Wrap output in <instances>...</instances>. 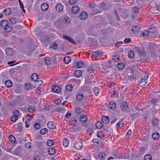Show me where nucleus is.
<instances>
[{"mask_svg": "<svg viewBox=\"0 0 160 160\" xmlns=\"http://www.w3.org/2000/svg\"><path fill=\"white\" fill-rule=\"evenodd\" d=\"M0 25L1 27L4 28L6 32H10L12 29V26L9 24L8 21L7 20H4L2 21Z\"/></svg>", "mask_w": 160, "mask_h": 160, "instance_id": "nucleus-1", "label": "nucleus"}, {"mask_svg": "<svg viewBox=\"0 0 160 160\" xmlns=\"http://www.w3.org/2000/svg\"><path fill=\"white\" fill-rule=\"evenodd\" d=\"M144 77L142 78L138 82V84L141 87H142L145 85L148 82L147 78L149 76L146 74H144Z\"/></svg>", "mask_w": 160, "mask_h": 160, "instance_id": "nucleus-2", "label": "nucleus"}, {"mask_svg": "<svg viewBox=\"0 0 160 160\" xmlns=\"http://www.w3.org/2000/svg\"><path fill=\"white\" fill-rule=\"evenodd\" d=\"M128 104L126 102H123L121 105V109L122 110L126 113H128L130 111V108H128Z\"/></svg>", "mask_w": 160, "mask_h": 160, "instance_id": "nucleus-3", "label": "nucleus"}, {"mask_svg": "<svg viewBox=\"0 0 160 160\" xmlns=\"http://www.w3.org/2000/svg\"><path fill=\"white\" fill-rule=\"evenodd\" d=\"M134 51L137 53L139 56H143L145 53V52L143 49L138 47L134 48Z\"/></svg>", "mask_w": 160, "mask_h": 160, "instance_id": "nucleus-4", "label": "nucleus"}, {"mask_svg": "<svg viewBox=\"0 0 160 160\" xmlns=\"http://www.w3.org/2000/svg\"><path fill=\"white\" fill-rule=\"evenodd\" d=\"M73 147L77 150H80L82 149L83 145L81 142H75L74 143Z\"/></svg>", "mask_w": 160, "mask_h": 160, "instance_id": "nucleus-5", "label": "nucleus"}, {"mask_svg": "<svg viewBox=\"0 0 160 160\" xmlns=\"http://www.w3.org/2000/svg\"><path fill=\"white\" fill-rule=\"evenodd\" d=\"M153 31H148L147 30H144L143 31H142L141 32V34L143 37H146L147 36H151L152 34L153 33Z\"/></svg>", "mask_w": 160, "mask_h": 160, "instance_id": "nucleus-6", "label": "nucleus"}, {"mask_svg": "<svg viewBox=\"0 0 160 160\" xmlns=\"http://www.w3.org/2000/svg\"><path fill=\"white\" fill-rule=\"evenodd\" d=\"M139 27L137 26H134L131 28V33L134 34H137L140 32Z\"/></svg>", "mask_w": 160, "mask_h": 160, "instance_id": "nucleus-7", "label": "nucleus"}, {"mask_svg": "<svg viewBox=\"0 0 160 160\" xmlns=\"http://www.w3.org/2000/svg\"><path fill=\"white\" fill-rule=\"evenodd\" d=\"M126 79H127V83H129L131 81L134 80H136L137 79V78L134 75L128 76L126 77Z\"/></svg>", "mask_w": 160, "mask_h": 160, "instance_id": "nucleus-8", "label": "nucleus"}, {"mask_svg": "<svg viewBox=\"0 0 160 160\" xmlns=\"http://www.w3.org/2000/svg\"><path fill=\"white\" fill-rule=\"evenodd\" d=\"M52 91L53 92L59 93L61 91V88L59 86L54 85L52 87Z\"/></svg>", "mask_w": 160, "mask_h": 160, "instance_id": "nucleus-9", "label": "nucleus"}, {"mask_svg": "<svg viewBox=\"0 0 160 160\" xmlns=\"http://www.w3.org/2000/svg\"><path fill=\"white\" fill-rule=\"evenodd\" d=\"M106 158V154L103 152H100L99 153L98 156L96 158L97 160H103Z\"/></svg>", "mask_w": 160, "mask_h": 160, "instance_id": "nucleus-10", "label": "nucleus"}, {"mask_svg": "<svg viewBox=\"0 0 160 160\" xmlns=\"http://www.w3.org/2000/svg\"><path fill=\"white\" fill-rule=\"evenodd\" d=\"M64 7L62 4L59 3L56 6V8L58 12H61L63 10Z\"/></svg>", "mask_w": 160, "mask_h": 160, "instance_id": "nucleus-11", "label": "nucleus"}, {"mask_svg": "<svg viewBox=\"0 0 160 160\" xmlns=\"http://www.w3.org/2000/svg\"><path fill=\"white\" fill-rule=\"evenodd\" d=\"M63 38L66 39L68 40L72 43L75 44H76L75 41L71 37L66 35H63Z\"/></svg>", "mask_w": 160, "mask_h": 160, "instance_id": "nucleus-12", "label": "nucleus"}, {"mask_svg": "<svg viewBox=\"0 0 160 160\" xmlns=\"http://www.w3.org/2000/svg\"><path fill=\"white\" fill-rule=\"evenodd\" d=\"M88 15L85 12H81L79 15L80 18L82 20H85L87 18Z\"/></svg>", "mask_w": 160, "mask_h": 160, "instance_id": "nucleus-13", "label": "nucleus"}, {"mask_svg": "<svg viewBox=\"0 0 160 160\" xmlns=\"http://www.w3.org/2000/svg\"><path fill=\"white\" fill-rule=\"evenodd\" d=\"M72 11L74 13H77L79 12L80 11L79 7L77 6H74L72 8Z\"/></svg>", "mask_w": 160, "mask_h": 160, "instance_id": "nucleus-14", "label": "nucleus"}, {"mask_svg": "<svg viewBox=\"0 0 160 160\" xmlns=\"http://www.w3.org/2000/svg\"><path fill=\"white\" fill-rule=\"evenodd\" d=\"M14 50L11 48H8L6 50V54L8 55H12L14 52Z\"/></svg>", "mask_w": 160, "mask_h": 160, "instance_id": "nucleus-15", "label": "nucleus"}, {"mask_svg": "<svg viewBox=\"0 0 160 160\" xmlns=\"http://www.w3.org/2000/svg\"><path fill=\"white\" fill-rule=\"evenodd\" d=\"M103 123L105 124L108 123L110 121L109 118L107 116H104L102 117V119Z\"/></svg>", "mask_w": 160, "mask_h": 160, "instance_id": "nucleus-16", "label": "nucleus"}, {"mask_svg": "<svg viewBox=\"0 0 160 160\" xmlns=\"http://www.w3.org/2000/svg\"><path fill=\"white\" fill-rule=\"evenodd\" d=\"M84 65V63L81 61L77 62L75 65V67L78 68H82Z\"/></svg>", "mask_w": 160, "mask_h": 160, "instance_id": "nucleus-17", "label": "nucleus"}, {"mask_svg": "<svg viewBox=\"0 0 160 160\" xmlns=\"http://www.w3.org/2000/svg\"><path fill=\"white\" fill-rule=\"evenodd\" d=\"M159 134L157 132H155L152 134V138L154 140L158 139L159 138Z\"/></svg>", "mask_w": 160, "mask_h": 160, "instance_id": "nucleus-18", "label": "nucleus"}, {"mask_svg": "<svg viewBox=\"0 0 160 160\" xmlns=\"http://www.w3.org/2000/svg\"><path fill=\"white\" fill-rule=\"evenodd\" d=\"M47 126L50 129H54L55 128L56 126H55L52 122H49L47 124Z\"/></svg>", "mask_w": 160, "mask_h": 160, "instance_id": "nucleus-19", "label": "nucleus"}, {"mask_svg": "<svg viewBox=\"0 0 160 160\" xmlns=\"http://www.w3.org/2000/svg\"><path fill=\"white\" fill-rule=\"evenodd\" d=\"M38 78V74L36 73H33L31 76V79L33 81H36Z\"/></svg>", "mask_w": 160, "mask_h": 160, "instance_id": "nucleus-20", "label": "nucleus"}, {"mask_svg": "<svg viewBox=\"0 0 160 160\" xmlns=\"http://www.w3.org/2000/svg\"><path fill=\"white\" fill-rule=\"evenodd\" d=\"M41 8L42 11H46L48 9V6L47 3H44L41 5Z\"/></svg>", "mask_w": 160, "mask_h": 160, "instance_id": "nucleus-21", "label": "nucleus"}, {"mask_svg": "<svg viewBox=\"0 0 160 160\" xmlns=\"http://www.w3.org/2000/svg\"><path fill=\"white\" fill-rule=\"evenodd\" d=\"M11 10L9 8H7L3 10V13L6 15H9L11 13Z\"/></svg>", "mask_w": 160, "mask_h": 160, "instance_id": "nucleus-22", "label": "nucleus"}, {"mask_svg": "<svg viewBox=\"0 0 160 160\" xmlns=\"http://www.w3.org/2000/svg\"><path fill=\"white\" fill-rule=\"evenodd\" d=\"M74 75L76 77L79 78L82 75V72L79 70H77L74 72Z\"/></svg>", "mask_w": 160, "mask_h": 160, "instance_id": "nucleus-23", "label": "nucleus"}, {"mask_svg": "<svg viewBox=\"0 0 160 160\" xmlns=\"http://www.w3.org/2000/svg\"><path fill=\"white\" fill-rule=\"evenodd\" d=\"M48 152L49 154L50 155H53L55 152V149L53 147H51L48 148Z\"/></svg>", "mask_w": 160, "mask_h": 160, "instance_id": "nucleus-24", "label": "nucleus"}, {"mask_svg": "<svg viewBox=\"0 0 160 160\" xmlns=\"http://www.w3.org/2000/svg\"><path fill=\"white\" fill-rule=\"evenodd\" d=\"M109 108L112 110H114L116 108V104L113 102H112L110 103L109 105Z\"/></svg>", "mask_w": 160, "mask_h": 160, "instance_id": "nucleus-25", "label": "nucleus"}, {"mask_svg": "<svg viewBox=\"0 0 160 160\" xmlns=\"http://www.w3.org/2000/svg\"><path fill=\"white\" fill-rule=\"evenodd\" d=\"M62 143L63 145L65 147H67L69 144V140L66 138H65L63 139Z\"/></svg>", "mask_w": 160, "mask_h": 160, "instance_id": "nucleus-26", "label": "nucleus"}, {"mask_svg": "<svg viewBox=\"0 0 160 160\" xmlns=\"http://www.w3.org/2000/svg\"><path fill=\"white\" fill-rule=\"evenodd\" d=\"M75 112L78 115H80L82 112L83 110L80 107H77L76 108Z\"/></svg>", "mask_w": 160, "mask_h": 160, "instance_id": "nucleus-27", "label": "nucleus"}, {"mask_svg": "<svg viewBox=\"0 0 160 160\" xmlns=\"http://www.w3.org/2000/svg\"><path fill=\"white\" fill-rule=\"evenodd\" d=\"M84 98V95L82 93H79L77 96V99L79 101H82Z\"/></svg>", "mask_w": 160, "mask_h": 160, "instance_id": "nucleus-28", "label": "nucleus"}, {"mask_svg": "<svg viewBox=\"0 0 160 160\" xmlns=\"http://www.w3.org/2000/svg\"><path fill=\"white\" fill-rule=\"evenodd\" d=\"M9 141L11 143H16V139L12 135H10L9 136Z\"/></svg>", "mask_w": 160, "mask_h": 160, "instance_id": "nucleus-29", "label": "nucleus"}, {"mask_svg": "<svg viewBox=\"0 0 160 160\" xmlns=\"http://www.w3.org/2000/svg\"><path fill=\"white\" fill-rule=\"evenodd\" d=\"M104 136V134L102 131H98L97 132V136L99 138H102Z\"/></svg>", "mask_w": 160, "mask_h": 160, "instance_id": "nucleus-30", "label": "nucleus"}, {"mask_svg": "<svg viewBox=\"0 0 160 160\" xmlns=\"http://www.w3.org/2000/svg\"><path fill=\"white\" fill-rule=\"evenodd\" d=\"M96 126L97 128L99 129L102 128L103 127V124L101 121L98 122L96 124Z\"/></svg>", "mask_w": 160, "mask_h": 160, "instance_id": "nucleus-31", "label": "nucleus"}, {"mask_svg": "<svg viewBox=\"0 0 160 160\" xmlns=\"http://www.w3.org/2000/svg\"><path fill=\"white\" fill-rule=\"evenodd\" d=\"M92 79L93 78H92V79H91L89 78H86L85 79V82L88 84H92L93 83L95 82H96L95 81H93L92 80Z\"/></svg>", "mask_w": 160, "mask_h": 160, "instance_id": "nucleus-32", "label": "nucleus"}, {"mask_svg": "<svg viewBox=\"0 0 160 160\" xmlns=\"http://www.w3.org/2000/svg\"><path fill=\"white\" fill-rule=\"evenodd\" d=\"M12 82L10 80H7L5 82V85L7 87H10L12 85Z\"/></svg>", "mask_w": 160, "mask_h": 160, "instance_id": "nucleus-33", "label": "nucleus"}, {"mask_svg": "<svg viewBox=\"0 0 160 160\" xmlns=\"http://www.w3.org/2000/svg\"><path fill=\"white\" fill-rule=\"evenodd\" d=\"M44 62L47 65H49L51 63V60L48 57H46L44 58Z\"/></svg>", "mask_w": 160, "mask_h": 160, "instance_id": "nucleus-34", "label": "nucleus"}, {"mask_svg": "<svg viewBox=\"0 0 160 160\" xmlns=\"http://www.w3.org/2000/svg\"><path fill=\"white\" fill-rule=\"evenodd\" d=\"M80 119L82 122H85L87 120V118L86 116L82 115L80 116Z\"/></svg>", "mask_w": 160, "mask_h": 160, "instance_id": "nucleus-35", "label": "nucleus"}, {"mask_svg": "<svg viewBox=\"0 0 160 160\" xmlns=\"http://www.w3.org/2000/svg\"><path fill=\"white\" fill-rule=\"evenodd\" d=\"M159 122L158 119L155 118L153 119L152 123L153 126H157L159 124Z\"/></svg>", "mask_w": 160, "mask_h": 160, "instance_id": "nucleus-36", "label": "nucleus"}, {"mask_svg": "<svg viewBox=\"0 0 160 160\" xmlns=\"http://www.w3.org/2000/svg\"><path fill=\"white\" fill-rule=\"evenodd\" d=\"M128 55L130 58H133L135 56L134 52L133 51H129L128 52Z\"/></svg>", "mask_w": 160, "mask_h": 160, "instance_id": "nucleus-37", "label": "nucleus"}, {"mask_svg": "<svg viewBox=\"0 0 160 160\" xmlns=\"http://www.w3.org/2000/svg\"><path fill=\"white\" fill-rule=\"evenodd\" d=\"M64 61L65 63L68 64L71 62V58L69 56L65 57L64 58Z\"/></svg>", "mask_w": 160, "mask_h": 160, "instance_id": "nucleus-38", "label": "nucleus"}, {"mask_svg": "<svg viewBox=\"0 0 160 160\" xmlns=\"http://www.w3.org/2000/svg\"><path fill=\"white\" fill-rule=\"evenodd\" d=\"M54 143L53 141L51 139H49L47 141V144L48 146H51L53 145Z\"/></svg>", "mask_w": 160, "mask_h": 160, "instance_id": "nucleus-39", "label": "nucleus"}, {"mask_svg": "<svg viewBox=\"0 0 160 160\" xmlns=\"http://www.w3.org/2000/svg\"><path fill=\"white\" fill-rule=\"evenodd\" d=\"M99 8L102 10L105 9V4L103 2L101 3L99 6Z\"/></svg>", "mask_w": 160, "mask_h": 160, "instance_id": "nucleus-40", "label": "nucleus"}, {"mask_svg": "<svg viewBox=\"0 0 160 160\" xmlns=\"http://www.w3.org/2000/svg\"><path fill=\"white\" fill-rule=\"evenodd\" d=\"M73 88V87L70 84L67 85L66 87V90L68 91H71Z\"/></svg>", "mask_w": 160, "mask_h": 160, "instance_id": "nucleus-41", "label": "nucleus"}, {"mask_svg": "<svg viewBox=\"0 0 160 160\" xmlns=\"http://www.w3.org/2000/svg\"><path fill=\"white\" fill-rule=\"evenodd\" d=\"M145 160H152V156L150 154H147L144 157Z\"/></svg>", "mask_w": 160, "mask_h": 160, "instance_id": "nucleus-42", "label": "nucleus"}, {"mask_svg": "<svg viewBox=\"0 0 160 160\" xmlns=\"http://www.w3.org/2000/svg\"><path fill=\"white\" fill-rule=\"evenodd\" d=\"M48 132L47 129L46 128H44L41 130L40 131V133L42 134H45Z\"/></svg>", "mask_w": 160, "mask_h": 160, "instance_id": "nucleus-43", "label": "nucleus"}, {"mask_svg": "<svg viewBox=\"0 0 160 160\" xmlns=\"http://www.w3.org/2000/svg\"><path fill=\"white\" fill-rule=\"evenodd\" d=\"M113 60L116 62H118L119 61V56L118 55H114L113 58Z\"/></svg>", "mask_w": 160, "mask_h": 160, "instance_id": "nucleus-44", "label": "nucleus"}, {"mask_svg": "<svg viewBox=\"0 0 160 160\" xmlns=\"http://www.w3.org/2000/svg\"><path fill=\"white\" fill-rule=\"evenodd\" d=\"M11 120L12 122H15L18 119V117L16 115H12L11 118Z\"/></svg>", "mask_w": 160, "mask_h": 160, "instance_id": "nucleus-45", "label": "nucleus"}, {"mask_svg": "<svg viewBox=\"0 0 160 160\" xmlns=\"http://www.w3.org/2000/svg\"><path fill=\"white\" fill-rule=\"evenodd\" d=\"M9 21L11 24H14L16 22V20L15 18H12L9 19Z\"/></svg>", "mask_w": 160, "mask_h": 160, "instance_id": "nucleus-46", "label": "nucleus"}, {"mask_svg": "<svg viewBox=\"0 0 160 160\" xmlns=\"http://www.w3.org/2000/svg\"><path fill=\"white\" fill-rule=\"evenodd\" d=\"M28 111L30 112H33L35 111L34 108L32 106H30L28 107Z\"/></svg>", "mask_w": 160, "mask_h": 160, "instance_id": "nucleus-47", "label": "nucleus"}, {"mask_svg": "<svg viewBox=\"0 0 160 160\" xmlns=\"http://www.w3.org/2000/svg\"><path fill=\"white\" fill-rule=\"evenodd\" d=\"M21 149V147H18L15 149L14 151V152L16 154H18L19 153Z\"/></svg>", "mask_w": 160, "mask_h": 160, "instance_id": "nucleus-48", "label": "nucleus"}, {"mask_svg": "<svg viewBox=\"0 0 160 160\" xmlns=\"http://www.w3.org/2000/svg\"><path fill=\"white\" fill-rule=\"evenodd\" d=\"M93 70H94V68L92 67L91 66H89L88 67V68L87 71L91 73L92 72H93Z\"/></svg>", "mask_w": 160, "mask_h": 160, "instance_id": "nucleus-49", "label": "nucleus"}, {"mask_svg": "<svg viewBox=\"0 0 160 160\" xmlns=\"http://www.w3.org/2000/svg\"><path fill=\"white\" fill-rule=\"evenodd\" d=\"M118 91H115L113 92V94H112L111 97L113 98H116L118 96Z\"/></svg>", "mask_w": 160, "mask_h": 160, "instance_id": "nucleus-50", "label": "nucleus"}, {"mask_svg": "<svg viewBox=\"0 0 160 160\" xmlns=\"http://www.w3.org/2000/svg\"><path fill=\"white\" fill-rule=\"evenodd\" d=\"M64 21L65 23L68 24L70 22V20L68 17H66L64 18Z\"/></svg>", "mask_w": 160, "mask_h": 160, "instance_id": "nucleus-51", "label": "nucleus"}, {"mask_svg": "<svg viewBox=\"0 0 160 160\" xmlns=\"http://www.w3.org/2000/svg\"><path fill=\"white\" fill-rule=\"evenodd\" d=\"M93 91L94 93L98 94L100 90L97 87H95L93 88Z\"/></svg>", "mask_w": 160, "mask_h": 160, "instance_id": "nucleus-52", "label": "nucleus"}, {"mask_svg": "<svg viewBox=\"0 0 160 160\" xmlns=\"http://www.w3.org/2000/svg\"><path fill=\"white\" fill-rule=\"evenodd\" d=\"M33 114H31V115H27V120L28 121H30L31 119H32L33 118Z\"/></svg>", "mask_w": 160, "mask_h": 160, "instance_id": "nucleus-53", "label": "nucleus"}, {"mask_svg": "<svg viewBox=\"0 0 160 160\" xmlns=\"http://www.w3.org/2000/svg\"><path fill=\"white\" fill-rule=\"evenodd\" d=\"M122 18L124 19H126L128 17V15L127 13H124L122 15Z\"/></svg>", "mask_w": 160, "mask_h": 160, "instance_id": "nucleus-54", "label": "nucleus"}, {"mask_svg": "<svg viewBox=\"0 0 160 160\" xmlns=\"http://www.w3.org/2000/svg\"><path fill=\"white\" fill-rule=\"evenodd\" d=\"M132 41L131 39L130 38H126L124 40L125 43H130Z\"/></svg>", "mask_w": 160, "mask_h": 160, "instance_id": "nucleus-55", "label": "nucleus"}, {"mask_svg": "<svg viewBox=\"0 0 160 160\" xmlns=\"http://www.w3.org/2000/svg\"><path fill=\"white\" fill-rule=\"evenodd\" d=\"M132 12H133L135 13H138L139 12L138 8L136 7H133L132 9Z\"/></svg>", "mask_w": 160, "mask_h": 160, "instance_id": "nucleus-56", "label": "nucleus"}, {"mask_svg": "<svg viewBox=\"0 0 160 160\" xmlns=\"http://www.w3.org/2000/svg\"><path fill=\"white\" fill-rule=\"evenodd\" d=\"M69 2L70 4L73 5L77 3V0H69Z\"/></svg>", "mask_w": 160, "mask_h": 160, "instance_id": "nucleus-57", "label": "nucleus"}, {"mask_svg": "<svg viewBox=\"0 0 160 160\" xmlns=\"http://www.w3.org/2000/svg\"><path fill=\"white\" fill-rule=\"evenodd\" d=\"M34 127L35 128L39 129L40 127V125L39 123H36L34 124Z\"/></svg>", "mask_w": 160, "mask_h": 160, "instance_id": "nucleus-58", "label": "nucleus"}, {"mask_svg": "<svg viewBox=\"0 0 160 160\" xmlns=\"http://www.w3.org/2000/svg\"><path fill=\"white\" fill-rule=\"evenodd\" d=\"M25 88L26 90H29L31 88V85L29 84H26L25 86Z\"/></svg>", "mask_w": 160, "mask_h": 160, "instance_id": "nucleus-59", "label": "nucleus"}, {"mask_svg": "<svg viewBox=\"0 0 160 160\" xmlns=\"http://www.w3.org/2000/svg\"><path fill=\"white\" fill-rule=\"evenodd\" d=\"M51 46V48L53 49H55L57 48V45L55 42L52 43Z\"/></svg>", "mask_w": 160, "mask_h": 160, "instance_id": "nucleus-60", "label": "nucleus"}, {"mask_svg": "<svg viewBox=\"0 0 160 160\" xmlns=\"http://www.w3.org/2000/svg\"><path fill=\"white\" fill-rule=\"evenodd\" d=\"M99 53L98 51H94L93 52L92 55L95 58H97L98 57Z\"/></svg>", "mask_w": 160, "mask_h": 160, "instance_id": "nucleus-61", "label": "nucleus"}, {"mask_svg": "<svg viewBox=\"0 0 160 160\" xmlns=\"http://www.w3.org/2000/svg\"><path fill=\"white\" fill-rule=\"evenodd\" d=\"M14 115H16L18 117L19 115V111L18 110H15L13 112Z\"/></svg>", "mask_w": 160, "mask_h": 160, "instance_id": "nucleus-62", "label": "nucleus"}, {"mask_svg": "<svg viewBox=\"0 0 160 160\" xmlns=\"http://www.w3.org/2000/svg\"><path fill=\"white\" fill-rule=\"evenodd\" d=\"M25 146L26 148L30 149L31 148V143L29 142L25 144Z\"/></svg>", "mask_w": 160, "mask_h": 160, "instance_id": "nucleus-63", "label": "nucleus"}, {"mask_svg": "<svg viewBox=\"0 0 160 160\" xmlns=\"http://www.w3.org/2000/svg\"><path fill=\"white\" fill-rule=\"evenodd\" d=\"M137 69L138 68L136 67H135L134 66H133L131 69V72L132 73L134 72H135L137 70Z\"/></svg>", "mask_w": 160, "mask_h": 160, "instance_id": "nucleus-64", "label": "nucleus"}]
</instances>
